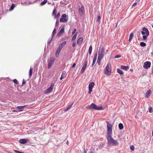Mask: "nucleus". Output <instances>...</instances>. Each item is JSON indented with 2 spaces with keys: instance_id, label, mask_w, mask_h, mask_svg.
<instances>
[{
  "instance_id": "nucleus-1",
  "label": "nucleus",
  "mask_w": 153,
  "mask_h": 153,
  "mask_svg": "<svg viewBox=\"0 0 153 153\" xmlns=\"http://www.w3.org/2000/svg\"><path fill=\"white\" fill-rule=\"evenodd\" d=\"M110 135L107 134V135L108 145L109 146L118 145V143L114 140Z\"/></svg>"
},
{
  "instance_id": "nucleus-2",
  "label": "nucleus",
  "mask_w": 153,
  "mask_h": 153,
  "mask_svg": "<svg viewBox=\"0 0 153 153\" xmlns=\"http://www.w3.org/2000/svg\"><path fill=\"white\" fill-rule=\"evenodd\" d=\"M99 56L98 59L97 60V62L99 65H100V64L101 60L103 58L104 56V51L102 48L100 51V50L99 51Z\"/></svg>"
},
{
  "instance_id": "nucleus-3",
  "label": "nucleus",
  "mask_w": 153,
  "mask_h": 153,
  "mask_svg": "<svg viewBox=\"0 0 153 153\" xmlns=\"http://www.w3.org/2000/svg\"><path fill=\"white\" fill-rule=\"evenodd\" d=\"M111 71V65L110 63L107 65L105 70V74L107 76H109Z\"/></svg>"
},
{
  "instance_id": "nucleus-4",
  "label": "nucleus",
  "mask_w": 153,
  "mask_h": 153,
  "mask_svg": "<svg viewBox=\"0 0 153 153\" xmlns=\"http://www.w3.org/2000/svg\"><path fill=\"white\" fill-rule=\"evenodd\" d=\"M68 16L65 14L62 15L60 19L59 22L61 23H66L68 22Z\"/></svg>"
},
{
  "instance_id": "nucleus-5",
  "label": "nucleus",
  "mask_w": 153,
  "mask_h": 153,
  "mask_svg": "<svg viewBox=\"0 0 153 153\" xmlns=\"http://www.w3.org/2000/svg\"><path fill=\"white\" fill-rule=\"evenodd\" d=\"M107 134H111L112 132V125L108 122H107Z\"/></svg>"
},
{
  "instance_id": "nucleus-6",
  "label": "nucleus",
  "mask_w": 153,
  "mask_h": 153,
  "mask_svg": "<svg viewBox=\"0 0 153 153\" xmlns=\"http://www.w3.org/2000/svg\"><path fill=\"white\" fill-rule=\"evenodd\" d=\"M94 85H95L94 83L93 82H91L89 84V85H88L89 90H88V93L89 94H91V93L92 92V88H93V87H94Z\"/></svg>"
},
{
  "instance_id": "nucleus-7",
  "label": "nucleus",
  "mask_w": 153,
  "mask_h": 153,
  "mask_svg": "<svg viewBox=\"0 0 153 153\" xmlns=\"http://www.w3.org/2000/svg\"><path fill=\"white\" fill-rule=\"evenodd\" d=\"M54 86V84L51 83L50 87L48 88L45 91V94H48L51 92L53 89Z\"/></svg>"
},
{
  "instance_id": "nucleus-8",
  "label": "nucleus",
  "mask_w": 153,
  "mask_h": 153,
  "mask_svg": "<svg viewBox=\"0 0 153 153\" xmlns=\"http://www.w3.org/2000/svg\"><path fill=\"white\" fill-rule=\"evenodd\" d=\"M141 33L143 35L146 34V35L148 36L149 35V32L148 29L146 27H143L142 31H141Z\"/></svg>"
},
{
  "instance_id": "nucleus-9",
  "label": "nucleus",
  "mask_w": 153,
  "mask_h": 153,
  "mask_svg": "<svg viewBox=\"0 0 153 153\" xmlns=\"http://www.w3.org/2000/svg\"><path fill=\"white\" fill-rule=\"evenodd\" d=\"M86 108L87 109H91L93 110H96V104L94 103H92L90 105L87 106Z\"/></svg>"
},
{
  "instance_id": "nucleus-10",
  "label": "nucleus",
  "mask_w": 153,
  "mask_h": 153,
  "mask_svg": "<svg viewBox=\"0 0 153 153\" xmlns=\"http://www.w3.org/2000/svg\"><path fill=\"white\" fill-rule=\"evenodd\" d=\"M151 64V63L149 61H146L144 63L143 66V68L145 69H147L150 67Z\"/></svg>"
},
{
  "instance_id": "nucleus-11",
  "label": "nucleus",
  "mask_w": 153,
  "mask_h": 153,
  "mask_svg": "<svg viewBox=\"0 0 153 153\" xmlns=\"http://www.w3.org/2000/svg\"><path fill=\"white\" fill-rule=\"evenodd\" d=\"M27 105L18 106L16 108V109L18 110L19 112L22 111H23L24 108Z\"/></svg>"
},
{
  "instance_id": "nucleus-12",
  "label": "nucleus",
  "mask_w": 153,
  "mask_h": 153,
  "mask_svg": "<svg viewBox=\"0 0 153 153\" xmlns=\"http://www.w3.org/2000/svg\"><path fill=\"white\" fill-rule=\"evenodd\" d=\"M83 11H84V7L83 5H82L81 7L79 9V13L80 16L82 15Z\"/></svg>"
},
{
  "instance_id": "nucleus-13",
  "label": "nucleus",
  "mask_w": 153,
  "mask_h": 153,
  "mask_svg": "<svg viewBox=\"0 0 153 153\" xmlns=\"http://www.w3.org/2000/svg\"><path fill=\"white\" fill-rule=\"evenodd\" d=\"M66 41H64L62 42L59 45L58 48L61 50L63 47L66 44Z\"/></svg>"
},
{
  "instance_id": "nucleus-14",
  "label": "nucleus",
  "mask_w": 153,
  "mask_h": 153,
  "mask_svg": "<svg viewBox=\"0 0 153 153\" xmlns=\"http://www.w3.org/2000/svg\"><path fill=\"white\" fill-rule=\"evenodd\" d=\"M19 142L22 144L26 143L27 142V140L25 139H21L19 140Z\"/></svg>"
},
{
  "instance_id": "nucleus-15",
  "label": "nucleus",
  "mask_w": 153,
  "mask_h": 153,
  "mask_svg": "<svg viewBox=\"0 0 153 153\" xmlns=\"http://www.w3.org/2000/svg\"><path fill=\"white\" fill-rule=\"evenodd\" d=\"M74 104V102L72 103L69 105H68V106L67 107L65 108L64 110V111H67L69 109H70L72 106L73 104Z\"/></svg>"
},
{
  "instance_id": "nucleus-16",
  "label": "nucleus",
  "mask_w": 153,
  "mask_h": 153,
  "mask_svg": "<svg viewBox=\"0 0 153 153\" xmlns=\"http://www.w3.org/2000/svg\"><path fill=\"white\" fill-rule=\"evenodd\" d=\"M151 93V91L149 89L146 92L145 94V97H148Z\"/></svg>"
},
{
  "instance_id": "nucleus-17",
  "label": "nucleus",
  "mask_w": 153,
  "mask_h": 153,
  "mask_svg": "<svg viewBox=\"0 0 153 153\" xmlns=\"http://www.w3.org/2000/svg\"><path fill=\"white\" fill-rule=\"evenodd\" d=\"M61 50L59 48H58L56 50V51L55 53V55L56 57H57L59 55V54L61 51Z\"/></svg>"
},
{
  "instance_id": "nucleus-18",
  "label": "nucleus",
  "mask_w": 153,
  "mask_h": 153,
  "mask_svg": "<svg viewBox=\"0 0 153 153\" xmlns=\"http://www.w3.org/2000/svg\"><path fill=\"white\" fill-rule=\"evenodd\" d=\"M83 39L82 37H81L79 38L77 41L78 44H81L82 42Z\"/></svg>"
},
{
  "instance_id": "nucleus-19",
  "label": "nucleus",
  "mask_w": 153,
  "mask_h": 153,
  "mask_svg": "<svg viewBox=\"0 0 153 153\" xmlns=\"http://www.w3.org/2000/svg\"><path fill=\"white\" fill-rule=\"evenodd\" d=\"M121 68L123 70H125V71H127L128 70L129 68V67L128 66H125L124 65H121Z\"/></svg>"
},
{
  "instance_id": "nucleus-20",
  "label": "nucleus",
  "mask_w": 153,
  "mask_h": 153,
  "mask_svg": "<svg viewBox=\"0 0 153 153\" xmlns=\"http://www.w3.org/2000/svg\"><path fill=\"white\" fill-rule=\"evenodd\" d=\"M94 58L93 61V62L91 65V67H92L94 65L96 62V53H94Z\"/></svg>"
},
{
  "instance_id": "nucleus-21",
  "label": "nucleus",
  "mask_w": 153,
  "mask_h": 153,
  "mask_svg": "<svg viewBox=\"0 0 153 153\" xmlns=\"http://www.w3.org/2000/svg\"><path fill=\"white\" fill-rule=\"evenodd\" d=\"M60 16V13H58L56 15L55 14L54 15V19H56V20L58 19L59 18V17Z\"/></svg>"
},
{
  "instance_id": "nucleus-22",
  "label": "nucleus",
  "mask_w": 153,
  "mask_h": 153,
  "mask_svg": "<svg viewBox=\"0 0 153 153\" xmlns=\"http://www.w3.org/2000/svg\"><path fill=\"white\" fill-rule=\"evenodd\" d=\"M16 6V4H12L11 5L10 8L9 10L10 11H12L13 10L14 7H15Z\"/></svg>"
},
{
  "instance_id": "nucleus-23",
  "label": "nucleus",
  "mask_w": 153,
  "mask_h": 153,
  "mask_svg": "<svg viewBox=\"0 0 153 153\" xmlns=\"http://www.w3.org/2000/svg\"><path fill=\"white\" fill-rule=\"evenodd\" d=\"M56 33V28H54L53 31L51 36L53 37H54L55 36Z\"/></svg>"
},
{
  "instance_id": "nucleus-24",
  "label": "nucleus",
  "mask_w": 153,
  "mask_h": 153,
  "mask_svg": "<svg viewBox=\"0 0 153 153\" xmlns=\"http://www.w3.org/2000/svg\"><path fill=\"white\" fill-rule=\"evenodd\" d=\"M53 37L52 36H51V37L48 40V42H47L48 45H50L51 42L52 41Z\"/></svg>"
},
{
  "instance_id": "nucleus-25",
  "label": "nucleus",
  "mask_w": 153,
  "mask_h": 153,
  "mask_svg": "<svg viewBox=\"0 0 153 153\" xmlns=\"http://www.w3.org/2000/svg\"><path fill=\"white\" fill-rule=\"evenodd\" d=\"M77 32L74 35V36H73V37L71 41L73 42L75 40V39L76 38V36H77Z\"/></svg>"
},
{
  "instance_id": "nucleus-26",
  "label": "nucleus",
  "mask_w": 153,
  "mask_h": 153,
  "mask_svg": "<svg viewBox=\"0 0 153 153\" xmlns=\"http://www.w3.org/2000/svg\"><path fill=\"white\" fill-rule=\"evenodd\" d=\"M33 72V68L31 67L29 71V77H30L32 76Z\"/></svg>"
},
{
  "instance_id": "nucleus-27",
  "label": "nucleus",
  "mask_w": 153,
  "mask_h": 153,
  "mask_svg": "<svg viewBox=\"0 0 153 153\" xmlns=\"http://www.w3.org/2000/svg\"><path fill=\"white\" fill-rule=\"evenodd\" d=\"M48 0H44L43 1H42L40 4V5L43 6L45 5L47 2Z\"/></svg>"
},
{
  "instance_id": "nucleus-28",
  "label": "nucleus",
  "mask_w": 153,
  "mask_h": 153,
  "mask_svg": "<svg viewBox=\"0 0 153 153\" xmlns=\"http://www.w3.org/2000/svg\"><path fill=\"white\" fill-rule=\"evenodd\" d=\"M117 71L118 73L120 74L121 75H123V71L120 70L119 68H117Z\"/></svg>"
},
{
  "instance_id": "nucleus-29",
  "label": "nucleus",
  "mask_w": 153,
  "mask_h": 153,
  "mask_svg": "<svg viewBox=\"0 0 153 153\" xmlns=\"http://www.w3.org/2000/svg\"><path fill=\"white\" fill-rule=\"evenodd\" d=\"M129 36H130V37H129V39L128 40V41L129 42H130L131 41V40L132 38V37L133 36V33H131L130 35Z\"/></svg>"
},
{
  "instance_id": "nucleus-30",
  "label": "nucleus",
  "mask_w": 153,
  "mask_h": 153,
  "mask_svg": "<svg viewBox=\"0 0 153 153\" xmlns=\"http://www.w3.org/2000/svg\"><path fill=\"white\" fill-rule=\"evenodd\" d=\"M86 67H85V66H83L81 70V71H80V72L82 73H84V72L85 71V70L86 68Z\"/></svg>"
},
{
  "instance_id": "nucleus-31",
  "label": "nucleus",
  "mask_w": 153,
  "mask_h": 153,
  "mask_svg": "<svg viewBox=\"0 0 153 153\" xmlns=\"http://www.w3.org/2000/svg\"><path fill=\"white\" fill-rule=\"evenodd\" d=\"M119 128L120 129H122L123 128V124L121 123H120L119 124Z\"/></svg>"
},
{
  "instance_id": "nucleus-32",
  "label": "nucleus",
  "mask_w": 153,
  "mask_h": 153,
  "mask_svg": "<svg viewBox=\"0 0 153 153\" xmlns=\"http://www.w3.org/2000/svg\"><path fill=\"white\" fill-rule=\"evenodd\" d=\"M53 63H52L51 62H50L49 61L48 64V68H50L52 66V65Z\"/></svg>"
},
{
  "instance_id": "nucleus-33",
  "label": "nucleus",
  "mask_w": 153,
  "mask_h": 153,
  "mask_svg": "<svg viewBox=\"0 0 153 153\" xmlns=\"http://www.w3.org/2000/svg\"><path fill=\"white\" fill-rule=\"evenodd\" d=\"M92 49V46H90L89 47V49H88V53H89V54H90L91 53Z\"/></svg>"
},
{
  "instance_id": "nucleus-34",
  "label": "nucleus",
  "mask_w": 153,
  "mask_h": 153,
  "mask_svg": "<svg viewBox=\"0 0 153 153\" xmlns=\"http://www.w3.org/2000/svg\"><path fill=\"white\" fill-rule=\"evenodd\" d=\"M87 61L86 60V59H85V60L84 61L83 66L86 67L87 66Z\"/></svg>"
},
{
  "instance_id": "nucleus-35",
  "label": "nucleus",
  "mask_w": 153,
  "mask_h": 153,
  "mask_svg": "<svg viewBox=\"0 0 153 153\" xmlns=\"http://www.w3.org/2000/svg\"><path fill=\"white\" fill-rule=\"evenodd\" d=\"M57 12L55 8H54L52 12V15L53 16H54L55 14H56V13Z\"/></svg>"
},
{
  "instance_id": "nucleus-36",
  "label": "nucleus",
  "mask_w": 153,
  "mask_h": 153,
  "mask_svg": "<svg viewBox=\"0 0 153 153\" xmlns=\"http://www.w3.org/2000/svg\"><path fill=\"white\" fill-rule=\"evenodd\" d=\"M103 108L102 107H97L96 105V110H103Z\"/></svg>"
},
{
  "instance_id": "nucleus-37",
  "label": "nucleus",
  "mask_w": 153,
  "mask_h": 153,
  "mask_svg": "<svg viewBox=\"0 0 153 153\" xmlns=\"http://www.w3.org/2000/svg\"><path fill=\"white\" fill-rule=\"evenodd\" d=\"M54 61H55L54 58L52 57V58H50V60L49 61L50 62H51L52 63H53Z\"/></svg>"
},
{
  "instance_id": "nucleus-38",
  "label": "nucleus",
  "mask_w": 153,
  "mask_h": 153,
  "mask_svg": "<svg viewBox=\"0 0 153 153\" xmlns=\"http://www.w3.org/2000/svg\"><path fill=\"white\" fill-rule=\"evenodd\" d=\"M13 82L15 84H18L19 83L18 81L16 79H13Z\"/></svg>"
},
{
  "instance_id": "nucleus-39",
  "label": "nucleus",
  "mask_w": 153,
  "mask_h": 153,
  "mask_svg": "<svg viewBox=\"0 0 153 153\" xmlns=\"http://www.w3.org/2000/svg\"><path fill=\"white\" fill-rule=\"evenodd\" d=\"M140 45L141 46L145 47L146 46V44L143 42H141L140 43Z\"/></svg>"
},
{
  "instance_id": "nucleus-40",
  "label": "nucleus",
  "mask_w": 153,
  "mask_h": 153,
  "mask_svg": "<svg viewBox=\"0 0 153 153\" xmlns=\"http://www.w3.org/2000/svg\"><path fill=\"white\" fill-rule=\"evenodd\" d=\"M64 30H65V28L64 27H62L61 30H60L59 32L61 33H63L64 32Z\"/></svg>"
},
{
  "instance_id": "nucleus-41",
  "label": "nucleus",
  "mask_w": 153,
  "mask_h": 153,
  "mask_svg": "<svg viewBox=\"0 0 153 153\" xmlns=\"http://www.w3.org/2000/svg\"><path fill=\"white\" fill-rule=\"evenodd\" d=\"M59 21L58 20H56L55 27H56L59 25Z\"/></svg>"
},
{
  "instance_id": "nucleus-42",
  "label": "nucleus",
  "mask_w": 153,
  "mask_h": 153,
  "mask_svg": "<svg viewBox=\"0 0 153 153\" xmlns=\"http://www.w3.org/2000/svg\"><path fill=\"white\" fill-rule=\"evenodd\" d=\"M130 149L132 150V151H134V146L132 145V146H130Z\"/></svg>"
},
{
  "instance_id": "nucleus-43",
  "label": "nucleus",
  "mask_w": 153,
  "mask_h": 153,
  "mask_svg": "<svg viewBox=\"0 0 153 153\" xmlns=\"http://www.w3.org/2000/svg\"><path fill=\"white\" fill-rule=\"evenodd\" d=\"M147 36H146V35H143V39L144 40H146L147 38Z\"/></svg>"
},
{
  "instance_id": "nucleus-44",
  "label": "nucleus",
  "mask_w": 153,
  "mask_h": 153,
  "mask_svg": "<svg viewBox=\"0 0 153 153\" xmlns=\"http://www.w3.org/2000/svg\"><path fill=\"white\" fill-rule=\"evenodd\" d=\"M62 33H61L59 31L57 33V36L58 37H60L61 36Z\"/></svg>"
},
{
  "instance_id": "nucleus-45",
  "label": "nucleus",
  "mask_w": 153,
  "mask_h": 153,
  "mask_svg": "<svg viewBox=\"0 0 153 153\" xmlns=\"http://www.w3.org/2000/svg\"><path fill=\"white\" fill-rule=\"evenodd\" d=\"M138 3L136 2V1L135 2H134V3L133 4H132V7H134Z\"/></svg>"
},
{
  "instance_id": "nucleus-46",
  "label": "nucleus",
  "mask_w": 153,
  "mask_h": 153,
  "mask_svg": "<svg viewBox=\"0 0 153 153\" xmlns=\"http://www.w3.org/2000/svg\"><path fill=\"white\" fill-rule=\"evenodd\" d=\"M76 29L75 28L74 29L73 31H72V34H74L76 32Z\"/></svg>"
},
{
  "instance_id": "nucleus-47",
  "label": "nucleus",
  "mask_w": 153,
  "mask_h": 153,
  "mask_svg": "<svg viewBox=\"0 0 153 153\" xmlns=\"http://www.w3.org/2000/svg\"><path fill=\"white\" fill-rule=\"evenodd\" d=\"M152 107H150L149 108V112H150V113H152Z\"/></svg>"
},
{
  "instance_id": "nucleus-48",
  "label": "nucleus",
  "mask_w": 153,
  "mask_h": 153,
  "mask_svg": "<svg viewBox=\"0 0 153 153\" xmlns=\"http://www.w3.org/2000/svg\"><path fill=\"white\" fill-rule=\"evenodd\" d=\"M76 42H73L72 44V47H74L76 46Z\"/></svg>"
},
{
  "instance_id": "nucleus-49",
  "label": "nucleus",
  "mask_w": 153,
  "mask_h": 153,
  "mask_svg": "<svg viewBox=\"0 0 153 153\" xmlns=\"http://www.w3.org/2000/svg\"><path fill=\"white\" fill-rule=\"evenodd\" d=\"M100 19V16H98L97 17V21L99 22Z\"/></svg>"
},
{
  "instance_id": "nucleus-50",
  "label": "nucleus",
  "mask_w": 153,
  "mask_h": 153,
  "mask_svg": "<svg viewBox=\"0 0 153 153\" xmlns=\"http://www.w3.org/2000/svg\"><path fill=\"white\" fill-rule=\"evenodd\" d=\"M26 83V81L24 79L23 80V82H22V85H24Z\"/></svg>"
},
{
  "instance_id": "nucleus-51",
  "label": "nucleus",
  "mask_w": 153,
  "mask_h": 153,
  "mask_svg": "<svg viewBox=\"0 0 153 153\" xmlns=\"http://www.w3.org/2000/svg\"><path fill=\"white\" fill-rule=\"evenodd\" d=\"M121 57V56L119 55H116L115 56V57L116 58H118Z\"/></svg>"
},
{
  "instance_id": "nucleus-52",
  "label": "nucleus",
  "mask_w": 153,
  "mask_h": 153,
  "mask_svg": "<svg viewBox=\"0 0 153 153\" xmlns=\"http://www.w3.org/2000/svg\"><path fill=\"white\" fill-rule=\"evenodd\" d=\"M76 65V64L75 63H74L73 65H72V68H74Z\"/></svg>"
},
{
  "instance_id": "nucleus-53",
  "label": "nucleus",
  "mask_w": 153,
  "mask_h": 153,
  "mask_svg": "<svg viewBox=\"0 0 153 153\" xmlns=\"http://www.w3.org/2000/svg\"><path fill=\"white\" fill-rule=\"evenodd\" d=\"M64 78V76H63L62 74L61 75V77H60V80H62V79L63 78Z\"/></svg>"
},
{
  "instance_id": "nucleus-54",
  "label": "nucleus",
  "mask_w": 153,
  "mask_h": 153,
  "mask_svg": "<svg viewBox=\"0 0 153 153\" xmlns=\"http://www.w3.org/2000/svg\"><path fill=\"white\" fill-rule=\"evenodd\" d=\"M140 0H135V1H136V2H137V3H138L140 1Z\"/></svg>"
},
{
  "instance_id": "nucleus-55",
  "label": "nucleus",
  "mask_w": 153,
  "mask_h": 153,
  "mask_svg": "<svg viewBox=\"0 0 153 153\" xmlns=\"http://www.w3.org/2000/svg\"><path fill=\"white\" fill-rule=\"evenodd\" d=\"M13 112L18 111V110H13Z\"/></svg>"
},
{
  "instance_id": "nucleus-56",
  "label": "nucleus",
  "mask_w": 153,
  "mask_h": 153,
  "mask_svg": "<svg viewBox=\"0 0 153 153\" xmlns=\"http://www.w3.org/2000/svg\"><path fill=\"white\" fill-rule=\"evenodd\" d=\"M51 4V2H48V4Z\"/></svg>"
},
{
  "instance_id": "nucleus-57",
  "label": "nucleus",
  "mask_w": 153,
  "mask_h": 153,
  "mask_svg": "<svg viewBox=\"0 0 153 153\" xmlns=\"http://www.w3.org/2000/svg\"><path fill=\"white\" fill-rule=\"evenodd\" d=\"M65 71H63L62 72V74H63V73H65Z\"/></svg>"
},
{
  "instance_id": "nucleus-58",
  "label": "nucleus",
  "mask_w": 153,
  "mask_h": 153,
  "mask_svg": "<svg viewBox=\"0 0 153 153\" xmlns=\"http://www.w3.org/2000/svg\"><path fill=\"white\" fill-rule=\"evenodd\" d=\"M151 54H152V55H153V52H152V53H151Z\"/></svg>"
},
{
  "instance_id": "nucleus-59",
  "label": "nucleus",
  "mask_w": 153,
  "mask_h": 153,
  "mask_svg": "<svg viewBox=\"0 0 153 153\" xmlns=\"http://www.w3.org/2000/svg\"><path fill=\"white\" fill-rule=\"evenodd\" d=\"M94 33H95V31H93V34H94Z\"/></svg>"
},
{
  "instance_id": "nucleus-60",
  "label": "nucleus",
  "mask_w": 153,
  "mask_h": 153,
  "mask_svg": "<svg viewBox=\"0 0 153 153\" xmlns=\"http://www.w3.org/2000/svg\"><path fill=\"white\" fill-rule=\"evenodd\" d=\"M68 143V141H67V143Z\"/></svg>"
},
{
  "instance_id": "nucleus-61",
  "label": "nucleus",
  "mask_w": 153,
  "mask_h": 153,
  "mask_svg": "<svg viewBox=\"0 0 153 153\" xmlns=\"http://www.w3.org/2000/svg\"><path fill=\"white\" fill-rule=\"evenodd\" d=\"M96 57H97V53H96Z\"/></svg>"
},
{
  "instance_id": "nucleus-62",
  "label": "nucleus",
  "mask_w": 153,
  "mask_h": 153,
  "mask_svg": "<svg viewBox=\"0 0 153 153\" xmlns=\"http://www.w3.org/2000/svg\"><path fill=\"white\" fill-rule=\"evenodd\" d=\"M152 27L153 28V25H152Z\"/></svg>"
}]
</instances>
